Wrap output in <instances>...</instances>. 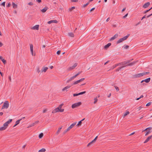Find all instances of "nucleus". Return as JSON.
I'll return each instance as SVG.
<instances>
[{
	"label": "nucleus",
	"instance_id": "1",
	"mask_svg": "<svg viewBox=\"0 0 152 152\" xmlns=\"http://www.w3.org/2000/svg\"><path fill=\"white\" fill-rule=\"evenodd\" d=\"M129 35L130 34H128L127 36H126L124 37H123L120 39L117 42V43H119L121 42H122L123 41L126 40L127 39L128 37L129 36Z\"/></svg>",
	"mask_w": 152,
	"mask_h": 152
},
{
	"label": "nucleus",
	"instance_id": "2",
	"mask_svg": "<svg viewBox=\"0 0 152 152\" xmlns=\"http://www.w3.org/2000/svg\"><path fill=\"white\" fill-rule=\"evenodd\" d=\"M9 106V102L8 101H5L3 105L2 106L1 109H4L5 108H7Z\"/></svg>",
	"mask_w": 152,
	"mask_h": 152
},
{
	"label": "nucleus",
	"instance_id": "3",
	"mask_svg": "<svg viewBox=\"0 0 152 152\" xmlns=\"http://www.w3.org/2000/svg\"><path fill=\"white\" fill-rule=\"evenodd\" d=\"M81 104V102H79L78 103H75L72 105V108H75L80 106Z\"/></svg>",
	"mask_w": 152,
	"mask_h": 152
},
{
	"label": "nucleus",
	"instance_id": "4",
	"mask_svg": "<svg viewBox=\"0 0 152 152\" xmlns=\"http://www.w3.org/2000/svg\"><path fill=\"white\" fill-rule=\"evenodd\" d=\"M143 73L138 74H136L134 75H133L132 78H139L141 77L142 76H143Z\"/></svg>",
	"mask_w": 152,
	"mask_h": 152
},
{
	"label": "nucleus",
	"instance_id": "5",
	"mask_svg": "<svg viewBox=\"0 0 152 152\" xmlns=\"http://www.w3.org/2000/svg\"><path fill=\"white\" fill-rule=\"evenodd\" d=\"M30 50H31V55L33 56H35V53H34H34H33V45L32 44H30Z\"/></svg>",
	"mask_w": 152,
	"mask_h": 152
},
{
	"label": "nucleus",
	"instance_id": "6",
	"mask_svg": "<svg viewBox=\"0 0 152 152\" xmlns=\"http://www.w3.org/2000/svg\"><path fill=\"white\" fill-rule=\"evenodd\" d=\"M77 63H75L72 66L68 68V70H71L74 69L77 66Z\"/></svg>",
	"mask_w": 152,
	"mask_h": 152
},
{
	"label": "nucleus",
	"instance_id": "7",
	"mask_svg": "<svg viewBox=\"0 0 152 152\" xmlns=\"http://www.w3.org/2000/svg\"><path fill=\"white\" fill-rule=\"evenodd\" d=\"M48 68L47 67H43L41 70V72H45L47 70H48Z\"/></svg>",
	"mask_w": 152,
	"mask_h": 152
},
{
	"label": "nucleus",
	"instance_id": "8",
	"mask_svg": "<svg viewBox=\"0 0 152 152\" xmlns=\"http://www.w3.org/2000/svg\"><path fill=\"white\" fill-rule=\"evenodd\" d=\"M150 5V3L149 2H148L145 4H144L143 6V7L145 8H147L148 7L149 5Z\"/></svg>",
	"mask_w": 152,
	"mask_h": 152
},
{
	"label": "nucleus",
	"instance_id": "9",
	"mask_svg": "<svg viewBox=\"0 0 152 152\" xmlns=\"http://www.w3.org/2000/svg\"><path fill=\"white\" fill-rule=\"evenodd\" d=\"M58 22V21L56 20H51L50 21H49L48 23V24H50L52 23H57Z\"/></svg>",
	"mask_w": 152,
	"mask_h": 152
},
{
	"label": "nucleus",
	"instance_id": "10",
	"mask_svg": "<svg viewBox=\"0 0 152 152\" xmlns=\"http://www.w3.org/2000/svg\"><path fill=\"white\" fill-rule=\"evenodd\" d=\"M39 28V25H37L34 26L32 28V29L34 30H38Z\"/></svg>",
	"mask_w": 152,
	"mask_h": 152
},
{
	"label": "nucleus",
	"instance_id": "11",
	"mask_svg": "<svg viewBox=\"0 0 152 152\" xmlns=\"http://www.w3.org/2000/svg\"><path fill=\"white\" fill-rule=\"evenodd\" d=\"M152 137V135L151 136H150L148 137L146 139L145 141H144V143H146L148 142L150 139H151Z\"/></svg>",
	"mask_w": 152,
	"mask_h": 152
},
{
	"label": "nucleus",
	"instance_id": "12",
	"mask_svg": "<svg viewBox=\"0 0 152 152\" xmlns=\"http://www.w3.org/2000/svg\"><path fill=\"white\" fill-rule=\"evenodd\" d=\"M136 63V62L135 61H134L133 62H131V63H129L128 64L126 65H124V66H126H126H132L134 65V64H135Z\"/></svg>",
	"mask_w": 152,
	"mask_h": 152
},
{
	"label": "nucleus",
	"instance_id": "13",
	"mask_svg": "<svg viewBox=\"0 0 152 152\" xmlns=\"http://www.w3.org/2000/svg\"><path fill=\"white\" fill-rule=\"evenodd\" d=\"M48 9V7L46 6L45 7V8L43 9H42L41 10V11L42 12H46V11H47V10Z\"/></svg>",
	"mask_w": 152,
	"mask_h": 152
},
{
	"label": "nucleus",
	"instance_id": "14",
	"mask_svg": "<svg viewBox=\"0 0 152 152\" xmlns=\"http://www.w3.org/2000/svg\"><path fill=\"white\" fill-rule=\"evenodd\" d=\"M111 45V43H108L107 45L104 46V48L105 49H107L109 47V46H110Z\"/></svg>",
	"mask_w": 152,
	"mask_h": 152
},
{
	"label": "nucleus",
	"instance_id": "15",
	"mask_svg": "<svg viewBox=\"0 0 152 152\" xmlns=\"http://www.w3.org/2000/svg\"><path fill=\"white\" fill-rule=\"evenodd\" d=\"M75 77H75V76H74L72 77H70L68 80H67V81H66V83H69L70 81L72 80Z\"/></svg>",
	"mask_w": 152,
	"mask_h": 152
},
{
	"label": "nucleus",
	"instance_id": "16",
	"mask_svg": "<svg viewBox=\"0 0 152 152\" xmlns=\"http://www.w3.org/2000/svg\"><path fill=\"white\" fill-rule=\"evenodd\" d=\"M58 108H56L54 110H53L52 112V113H56L57 112H59V110H58Z\"/></svg>",
	"mask_w": 152,
	"mask_h": 152
},
{
	"label": "nucleus",
	"instance_id": "17",
	"mask_svg": "<svg viewBox=\"0 0 152 152\" xmlns=\"http://www.w3.org/2000/svg\"><path fill=\"white\" fill-rule=\"evenodd\" d=\"M22 120V119H19L18 121H16L15 122V124L14 125L13 127H15L18 125L20 121Z\"/></svg>",
	"mask_w": 152,
	"mask_h": 152
},
{
	"label": "nucleus",
	"instance_id": "18",
	"mask_svg": "<svg viewBox=\"0 0 152 152\" xmlns=\"http://www.w3.org/2000/svg\"><path fill=\"white\" fill-rule=\"evenodd\" d=\"M71 86H67L62 89V91H64L65 90H66L67 89L69 88Z\"/></svg>",
	"mask_w": 152,
	"mask_h": 152
},
{
	"label": "nucleus",
	"instance_id": "19",
	"mask_svg": "<svg viewBox=\"0 0 152 152\" xmlns=\"http://www.w3.org/2000/svg\"><path fill=\"white\" fill-rule=\"evenodd\" d=\"M12 5L14 9L18 7L17 5L16 4H15L14 2H12Z\"/></svg>",
	"mask_w": 152,
	"mask_h": 152
},
{
	"label": "nucleus",
	"instance_id": "20",
	"mask_svg": "<svg viewBox=\"0 0 152 152\" xmlns=\"http://www.w3.org/2000/svg\"><path fill=\"white\" fill-rule=\"evenodd\" d=\"M62 126H61V127H59L58 128V129L57 131V132L56 133V135H58L59 134V133H60V132L61 131V130L62 128Z\"/></svg>",
	"mask_w": 152,
	"mask_h": 152
},
{
	"label": "nucleus",
	"instance_id": "21",
	"mask_svg": "<svg viewBox=\"0 0 152 152\" xmlns=\"http://www.w3.org/2000/svg\"><path fill=\"white\" fill-rule=\"evenodd\" d=\"M85 119V118H83V119L82 120L80 121H79L78 124L77 125V126H79L81 125L82 124V121H83Z\"/></svg>",
	"mask_w": 152,
	"mask_h": 152
},
{
	"label": "nucleus",
	"instance_id": "22",
	"mask_svg": "<svg viewBox=\"0 0 152 152\" xmlns=\"http://www.w3.org/2000/svg\"><path fill=\"white\" fill-rule=\"evenodd\" d=\"M150 80H151L150 78L149 77L146 79L144 80V81L146 83H148L150 82Z\"/></svg>",
	"mask_w": 152,
	"mask_h": 152
},
{
	"label": "nucleus",
	"instance_id": "23",
	"mask_svg": "<svg viewBox=\"0 0 152 152\" xmlns=\"http://www.w3.org/2000/svg\"><path fill=\"white\" fill-rule=\"evenodd\" d=\"M126 67V66H121V67H119L116 70V71L117 72H118L119 71V70L120 69H121L122 68L124 67Z\"/></svg>",
	"mask_w": 152,
	"mask_h": 152
},
{
	"label": "nucleus",
	"instance_id": "24",
	"mask_svg": "<svg viewBox=\"0 0 152 152\" xmlns=\"http://www.w3.org/2000/svg\"><path fill=\"white\" fill-rule=\"evenodd\" d=\"M76 123H74L72 124L69 127V128L71 129H72L73 127H74L76 124Z\"/></svg>",
	"mask_w": 152,
	"mask_h": 152
},
{
	"label": "nucleus",
	"instance_id": "25",
	"mask_svg": "<svg viewBox=\"0 0 152 152\" xmlns=\"http://www.w3.org/2000/svg\"><path fill=\"white\" fill-rule=\"evenodd\" d=\"M64 105L63 104H61L57 108H58V110H59L60 109H61L62 107V106Z\"/></svg>",
	"mask_w": 152,
	"mask_h": 152
},
{
	"label": "nucleus",
	"instance_id": "26",
	"mask_svg": "<svg viewBox=\"0 0 152 152\" xmlns=\"http://www.w3.org/2000/svg\"><path fill=\"white\" fill-rule=\"evenodd\" d=\"M75 9V7H72L71 8H69V11L71 12V11H72V10H73Z\"/></svg>",
	"mask_w": 152,
	"mask_h": 152
},
{
	"label": "nucleus",
	"instance_id": "27",
	"mask_svg": "<svg viewBox=\"0 0 152 152\" xmlns=\"http://www.w3.org/2000/svg\"><path fill=\"white\" fill-rule=\"evenodd\" d=\"M6 129V127L4 126L1 127L0 128V131L5 130Z\"/></svg>",
	"mask_w": 152,
	"mask_h": 152
},
{
	"label": "nucleus",
	"instance_id": "28",
	"mask_svg": "<svg viewBox=\"0 0 152 152\" xmlns=\"http://www.w3.org/2000/svg\"><path fill=\"white\" fill-rule=\"evenodd\" d=\"M46 151L45 149L42 148L41 150H39L38 152H44Z\"/></svg>",
	"mask_w": 152,
	"mask_h": 152
},
{
	"label": "nucleus",
	"instance_id": "29",
	"mask_svg": "<svg viewBox=\"0 0 152 152\" xmlns=\"http://www.w3.org/2000/svg\"><path fill=\"white\" fill-rule=\"evenodd\" d=\"M118 65H119V63L116 64H115V65L113 66H112V67L111 68V69H114V68H115V67H116L117 66H118Z\"/></svg>",
	"mask_w": 152,
	"mask_h": 152
},
{
	"label": "nucleus",
	"instance_id": "30",
	"mask_svg": "<svg viewBox=\"0 0 152 152\" xmlns=\"http://www.w3.org/2000/svg\"><path fill=\"white\" fill-rule=\"evenodd\" d=\"M43 136V134L42 133H40L39 136V138H41Z\"/></svg>",
	"mask_w": 152,
	"mask_h": 152
},
{
	"label": "nucleus",
	"instance_id": "31",
	"mask_svg": "<svg viewBox=\"0 0 152 152\" xmlns=\"http://www.w3.org/2000/svg\"><path fill=\"white\" fill-rule=\"evenodd\" d=\"M71 129L69 128V127L67 129L65 130L64 131V134H65V133H66L67 132H68V131H69V130H70Z\"/></svg>",
	"mask_w": 152,
	"mask_h": 152
},
{
	"label": "nucleus",
	"instance_id": "32",
	"mask_svg": "<svg viewBox=\"0 0 152 152\" xmlns=\"http://www.w3.org/2000/svg\"><path fill=\"white\" fill-rule=\"evenodd\" d=\"M94 142L92 140L90 142L88 143L87 145V147L91 145L93 143H94Z\"/></svg>",
	"mask_w": 152,
	"mask_h": 152
},
{
	"label": "nucleus",
	"instance_id": "33",
	"mask_svg": "<svg viewBox=\"0 0 152 152\" xmlns=\"http://www.w3.org/2000/svg\"><path fill=\"white\" fill-rule=\"evenodd\" d=\"M69 35L71 37H74V34L72 33H69Z\"/></svg>",
	"mask_w": 152,
	"mask_h": 152
},
{
	"label": "nucleus",
	"instance_id": "34",
	"mask_svg": "<svg viewBox=\"0 0 152 152\" xmlns=\"http://www.w3.org/2000/svg\"><path fill=\"white\" fill-rule=\"evenodd\" d=\"M12 119H9L8 121H7V122H6V123L8 124H9L12 121Z\"/></svg>",
	"mask_w": 152,
	"mask_h": 152
},
{
	"label": "nucleus",
	"instance_id": "35",
	"mask_svg": "<svg viewBox=\"0 0 152 152\" xmlns=\"http://www.w3.org/2000/svg\"><path fill=\"white\" fill-rule=\"evenodd\" d=\"M129 111H128L126 112V113L124 114L123 117L124 118L127 115L129 114Z\"/></svg>",
	"mask_w": 152,
	"mask_h": 152
},
{
	"label": "nucleus",
	"instance_id": "36",
	"mask_svg": "<svg viewBox=\"0 0 152 152\" xmlns=\"http://www.w3.org/2000/svg\"><path fill=\"white\" fill-rule=\"evenodd\" d=\"M94 104H96L97 102L98 99H97V97H96V98H94Z\"/></svg>",
	"mask_w": 152,
	"mask_h": 152
},
{
	"label": "nucleus",
	"instance_id": "37",
	"mask_svg": "<svg viewBox=\"0 0 152 152\" xmlns=\"http://www.w3.org/2000/svg\"><path fill=\"white\" fill-rule=\"evenodd\" d=\"M82 72V71L78 72L76 75H74L75 76V77H76L77 76L79 75L80 73H81Z\"/></svg>",
	"mask_w": 152,
	"mask_h": 152
},
{
	"label": "nucleus",
	"instance_id": "38",
	"mask_svg": "<svg viewBox=\"0 0 152 152\" xmlns=\"http://www.w3.org/2000/svg\"><path fill=\"white\" fill-rule=\"evenodd\" d=\"M35 125V123H32V124L30 125L28 127V128H30L31 127H32V126H34Z\"/></svg>",
	"mask_w": 152,
	"mask_h": 152
},
{
	"label": "nucleus",
	"instance_id": "39",
	"mask_svg": "<svg viewBox=\"0 0 152 152\" xmlns=\"http://www.w3.org/2000/svg\"><path fill=\"white\" fill-rule=\"evenodd\" d=\"M78 80H77L76 81H75V82H74V83H73V84H72L71 85V86H72L73 85H76L78 83Z\"/></svg>",
	"mask_w": 152,
	"mask_h": 152
},
{
	"label": "nucleus",
	"instance_id": "40",
	"mask_svg": "<svg viewBox=\"0 0 152 152\" xmlns=\"http://www.w3.org/2000/svg\"><path fill=\"white\" fill-rule=\"evenodd\" d=\"M129 46L126 45H124V48L126 49H128L129 48Z\"/></svg>",
	"mask_w": 152,
	"mask_h": 152
},
{
	"label": "nucleus",
	"instance_id": "41",
	"mask_svg": "<svg viewBox=\"0 0 152 152\" xmlns=\"http://www.w3.org/2000/svg\"><path fill=\"white\" fill-rule=\"evenodd\" d=\"M142 73L143 74V75L144 76V75H146L149 74L150 73V72H142Z\"/></svg>",
	"mask_w": 152,
	"mask_h": 152
},
{
	"label": "nucleus",
	"instance_id": "42",
	"mask_svg": "<svg viewBox=\"0 0 152 152\" xmlns=\"http://www.w3.org/2000/svg\"><path fill=\"white\" fill-rule=\"evenodd\" d=\"M152 9V7H151V8L149 9L148 10H146L144 12V14L146 13L147 12H148L149 11Z\"/></svg>",
	"mask_w": 152,
	"mask_h": 152
},
{
	"label": "nucleus",
	"instance_id": "43",
	"mask_svg": "<svg viewBox=\"0 0 152 152\" xmlns=\"http://www.w3.org/2000/svg\"><path fill=\"white\" fill-rule=\"evenodd\" d=\"M84 79H85L84 78H81V79H80V80H78V83H79L81 81H83V80H84Z\"/></svg>",
	"mask_w": 152,
	"mask_h": 152
},
{
	"label": "nucleus",
	"instance_id": "44",
	"mask_svg": "<svg viewBox=\"0 0 152 152\" xmlns=\"http://www.w3.org/2000/svg\"><path fill=\"white\" fill-rule=\"evenodd\" d=\"M114 87H115V89H116V90L117 91H119V89L118 87H117L116 86H115Z\"/></svg>",
	"mask_w": 152,
	"mask_h": 152
},
{
	"label": "nucleus",
	"instance_id": "45",
	"mask_svg": "<svg viewBox=\"0 0 152 152\" xmlns=\"http://www.w3.org/2000/svg\"><path fill=\"white\" fill-rule=\"evenodd\" d=\"M2 62H3V63L4 64H5L6 63V61L4 59H3L2 60H1Z\"/></svg>",
	"mask_w": 152,
	"mask_h": 152
},
{
	"label": "nucleus",
	"instance_id": "46",
	"mask_svg": "<svg viewBox=\"0 0 152 152\" xmlns=\"http://www.w3.org/2000/svg\"><path fill=\"white\" fill-rule=\"evenodd\" d=\"M8 125L7 124V123L6 122H5V123H4V124H3V126H4V127H6V128H7V126H8Z\"/></svg>",
	"mask_w": 152,
	"mask_h": 152
},
{
	"label": "nucleus",
	"instance_id": "47",
	"mask_svg": "<svg viewBox=\"0 0 152 152\" xmlns=\"http://www.w3.org/2000/svg\"><path fill=\"white\" fill-rule=\"evenodd\" d=\"M86 93V91H83L82 92H81L80 93H79V95H82V94H83Z\"/></svg>",
	"mask_w": 152,
	"mask_h": 152
},
{
	"label": "nucleus",
	"instance_id": "48",
	"mask_svg": "<svg viewBox=\"0 0 152 152\" xmlns=\"http://www.w3.org/2000/svg\"><path fill=\"white\" fill-rule=\"evenodd\" d=\"M151 102H148V103H147L146 104V106H149L150 105H151Z\"/></svg>",
	"mask_w": 152,
	"mask_h": 152
},
{
	"label": "nucleus",
	"instance_id": "49",
	"mask_svg": "<svg viewBox=\"0 0 152 152\" xmlns=\"http://www.w3.org/2000/svg\"><path fill=\"white\" fill-rule=\"evenodd\" d=\"M98 138V136H96L95 138H94V139L93 140V141L95 142H96V140H97V139Z\"/></svg>",
	"mask_w": 152,
	"mask_h": 152
},
{
	"label": "nucleus",
	"instance_id": "50",
	"mask_svg": "<svg viewBox=\"0 0 152 152\" xmlns=\"http://www.w3.org/2000/svg\"><path fill=\"white\" fill-rule=\"evenodd\" d=\"M118 34H115L113 36V37H114V38L115 39V38H117L118 37Z\"/></svg>",
	"mask_w": 152,
	"mask_h": 152
},
{
	"label": "nucleus",
	"instance_id": "51",
	"mask_svg": "<svg viewBox=\"0 0 152 152\" xmlns=\"http://www.w3.org/2000/svg\"><path fill=\"white\" fill-rule=\"evenodd\" d=\"M150 133H151L150 131H148L145 134V136H147Z\"/></svg>",
	"mask_w": 152,
	"mask_h": 152
},
{
	"label": "nucleus",
	"instance_id": "52",
	"mask_svg": "<svg viewBox=\"0 0 152 152\" xmlns=\"http://www.w3.org/2000/svg\"><path fill=\"white\" fill-rule=\"evenodd\" d=\"M72 2H77L78 1V0H71Z\"/></svg>",
	"mask_w": 152,
	"mask_h": 152
},
{
	"label": "nucleus",
	"instance_id": "53",
	"mask_svg": "<svg viewBox=\"0 0 152 152\" xmlns=\"http://www.w3.org/2000/svg\"><path fill=\"white\" fill-rule=\"evenodd\" d=\"M89 2H88L86 4H84L83 7H86V6H87L89 4Z\"/></svg>",
	"mask_w": 152,
	"mask_h": 152
},
{
	"label": "nucleus",
	"instance_id": "54",
	"mask_svg": "<svg viewBox=\"0 0 152 152\" xmlns=\"http://www.w3.org/2000/svg\"><path fill=\"white\" fill-rule=\"evenodd\" d=\"M115 38H114V37H112L110 39V41H112V40H114V39H115Z\"/></svg>",
	"mask_w": 152,
	"mask_h": 152
},
{
	"label": "nucleus",
	"instance_id": "55",
	"mask_svg": "<svg viewBox=\"0 0 152 152\" xmlns=\"http://www.w3.org/2000/svg\"><path fill=\"white\" fill-rule=\"evenodd\" d=\"M40 71L39 70V67H38L37 69V72L39 73L40 72Z\"/></svg>",
	"mask_w": 152,
	"mask_h": 152
},
{
	"label": "nucleus",
	"instance_id": "56",
	"mask_svg": "<svg viewBox=\"0 0 152 152\" xmlns=\"http://www.w3.org/2000/svg\"><path fill=\"white\" fill-rule=\"evenodd\" d=\"M5 2H4L1 4V5H2L3 6H4V7H5Z\"/></svg>",
	"mask_w": 152,
	"mask_h": 152
},
{
	"label": "nucleus",
	"instance_id": "57",
	"mask_svg": "<svg viewBox=\"0 0 152 152\" xmlns=\"http://www.w3.org/2000/svg\"><path fill=\"white\" fill-rule=\"evenodd\" d=\"M79 95V93L78 94H73L74 96H75Z\"/></svg>",
	"mask_w": 152,
	"mask_h": 152
},
{
	"label": "nucleus",
	"instance_id": "58",
	"mask_svg": "<svg viewBox=\"0 0 152 152\" xmlns=\"http://www.w3.org/2000/svg\"><path fill=\"white\" fill-rule=\"evenodd\" d=\"M28 4L29 5H32L33 4V3L31 2H30L28 3Z\"/></svg>",
	"mask_w": 152,
	"mask_h": 152
},
{
	"label": "nucleus",
	"instance_id": "59",
	"mask_svg": "<svg viewBox=\"0 0 152 152\" xmlns=\"http://www.w3.org/2000/svg\"><path fill=\"white\" fill-rule=\"evenodd\" d=\"M61 53V51L60 50H58L57 52V54L58 55H59Z\"/></svg>",
	"mask_w": 152,
	"mask_h": 152
},
{
	"label": "nucleus",
	"instance_id": "60",
	"mask_svg": "<svg viewBox=\"0 0 152 152\" xmlns=\"http://www.w3.org/2000/svg\"><path fill=\"white\" fill-rule=\"evenodd\" d=\"M119 65H124L123 62L119 63Z\"/></svg>",
	"mask_w": 152,
	"mask_h": 152
},
{
	"label": "nucleus",
	"instance_id": "61",
	"mask_svg": "<svg viewBox=\"0 0 152 152\" xmlns=\"http://www.w3.org/2000/svg\"><path fill=\"white\" fill-rule=\"evenodd\" d=\"M47 111V109H45L43 110V113H45Z\"/></svg>",
	"mask_w": 152,
	"mask_h": 152
},
{
	"label": "nucleus",
	"instance_id": "62",
	"mask_svg": "<svg viewBox=\"0 0 152 152\" xmlns=\"http://www.w3.org/2000/svg\"><path fill=\"white\" fill-rule=\"evenodd\" d=\"M64 109H60V110H59V112H64Z\"/></svg>",
	"mask_w": 152,
	"mask_h": 152
},
{
	"label": "nucleus",
	"instance_id": "63",
	"mask_svg": "<svg viewBox=\"0 0 152 152\" xmlns=\"http://www.w3.org/2000/svg\"><path fill=\"white\" fill-rule=\"evenodd\" d=\"M147 129L148 131H150L152 129V128L151 127H148L147 128Z\"/></svg>",
	"mask_w": 152,
	"mask_h": 152
},
{
	"label": "nucleus",
	"instance_id": "64",
	"mask_svg": "<svg viewBox=\"0 0 152 152\" xmlns=\"http://www.w3.org/2000/svg\"><path fill=\"white\" fill-rule=\"evenodd\" d=\"M142 107H138V108H137V109L138 110H140L141 108H142Z\"/></svg>",
	"mask_w": 152,
	"mask_h": 152
}]
</instances>
